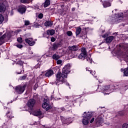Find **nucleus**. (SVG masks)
I'll use <instances>...</instances> for the list:
<instances>
[{
  "label": "nucleus",
  "instance_id": "f8f14e48",
  "mask_svg": "<svg viewBox=\"0 0 128 128\" xmlns=\"http://www.w3.org/2000/svg\"><path fill=\"white\" fill-rule=\"evenodd\" d=\"M30 114H33V116H39L40 118H44V114H42V113L40 110L32 112Z\"/></svg>",
  "mask_w": 128,
  "mask_h": 128
},
{
  "label": "nucleus",
  "instance_id": "6ab92c4d",
  "mask_svg": "<svg viewBox=\"0 0 128 128\" xmlns=\"http://www.w3.org/2000/svg\"><path fill=\"white\" fill-rule=\"evenodd\" d=\"M54 74V70H48L45 74V76L46 78H50V76H52Z\"/></svg>",
  "mask_w": 128,
  "mask_h": 128
},
{
  "label": "nucleus",
  "instance_id": "b1692460",
  "mask_svg": "<svg viewBox=\"0 0 128 128\" xmlns=\"http://www.w3.org/2000/svg\"><path fill=\"white\" fill-rule=\"evenodd\" d=\"M120 70L121 72H124V76H128V67L124 70L121 68Z\"/></svg>",
  "mask_w": 128,
  "mask_h": 128
},
{
  "label": "nucleus",
  "instance_id": "0eeeda50",
  "mask_svg": "<svg viewBox=\"0 0 128 128\" xmlns=\"http://www.w3.org/2000/svg\"><path fill=\"white\" fill-rule=\"evenodd\" d=\"M110 86H98V90H100V92H104V94H110Z\"/></svg>",
  "mask_w": 128,
  "mask_h": 128
},
{
  "label": "nucleus",
  "instance_id": "dca6fc26",
  "mask_svg": "<svg viewBox=\"0 0 128 128\" xmlns=\"http://www.w3.org/2000/svg\"><path fill=\"white\" fill-rule=\"evenodd\" d=\"M26 8L25 6L21 5L18 6V12L20 14H24V12H26Z\"/></svg>",
  "mask_w": 128,
  "mask_h": 128
},
{
  "label": "nucleus",
  "instance_id": "20e7f679",
  "mask_svg": "<svg viewBox=\"0 0 128 128\" xmlns=\"http://www.w3.org/2000/svg\"><path fill=\"white\" fill-rule=\"evenodd\" d=\"M124 18V14L123 13H118L116 14L114 17L110 16V22H120Z\"/></svg>",
  "mask_w": 128,
  "mask_h": 128
},
{
  "label": "nucleus",
  "instance_id": "79ce46f5",
  "mask_svg": "<svg viewBox=\"0 0 128 128\" xmlns=\"http://www.w3.org/2000/svg\"><path fill=\"white\" fill-rule=\"evenodd\" d=\"M30 24V21L28 20H26L24 22V25L25 26H28Z\"/></svg>",
  "mask_w": 128,
  "mask_h": 128
},
{
  "label": "nucleus",
  "instance_id": "69168bd1",
  "mask_svg": "<svg viewBox=\"0 0 128 128\" xmlns=\"http://www.w3.org/2000/svg\"><path fill=\"white\" fill-rule=\"evenodd\" d=\"M115 10H116V9H115Z\"/></svg>",
  "mask_w": 128,
  "mask_h": 128
},
{
  "label": "nucleus",
  "instance_id": "a18cd8bd",
  "mask_svg": "<svg viewBox=\"0 0 128 128\" xmlns=\"http://www.w3.org/2000/svg\"><path fill=\"white\" fill-rule=\"evenodd\" d=\"M43 16H44V15L42 14H40L38 16V18H43Z\"/></svg>",
  "mask_w": 128,
  "mask_h": 128
},
{
  "label": "nucleus",
  "instance_id": "72a5a7b5",
  "mask_svg": "<svg viewBox=\"0 0 128 128\" xmlns=\"http://www.w3.org/2000/svg\"><path fill=\"white\" fill-rule=\"evenodd\" d=\"M66 34L68 36H72V31H68L66 32Z\"/></svg>",
  "mask_w": 128,
  "mask_h": 128
},
{
  "label": "nucleus",
  "instance_id": "393cba45",
  "mask_svg": "<svg viewBox=\"0 0 128 128\" xmlns=\"http://www.w3.org/2000/svg\"><path fill=\"white\" fill-rule=\"evenodd\" d=\"M98 110L100 112V116H101V114H102V112H106V109L104 107H99Z\"/></svg>",
  "mask_w": 128,
  "mask_h": 128
},
{
  "label": "nucleus",
  "instance_id": "473e14b6",
  "mask_svg": "<svg viewBox=\"0 0 128 128\" xmlns=\"http://www.w3.org/2000/svg\"><path fill=\"white\" fill-rule=\"evenodd\" d=\"M4 20V18L2 14H0V24H2Z\"/></svg>",
  "mask_w": 128,
  "mask_h": 128
},
{
  "label": "nucleus",
  "instance_id": "864d4df0",
  "mask_svg": "<svg viewBox=\"0 0 128 128\" xmlns=\"http://www.w3.org/2000/svg\"><path fill=\"white\" fill-rule=\"evenodd\" d=\"M2 32H0V36H2Z\"/></svg>",
  "mask_w": 128,
  "mask_h": 128
},
{
  "label": "nucleus",
  "instance_id": "7ed1b4c3",
  "mask_svg": "<svg viewBox=\"0 0 128 128\" xmlns=\"http://www.w3.org/2000/svg\"><path fill=\"white\" fill-rule=\"evenodd\" d=\"M92 116H94V112H84L82 116V117L83 118V124H84V126H88V122H90V118H92Z\"/></svg>",
  "mask_w": 128,
  "mask_h": 128
},
{
  "label": "nucleus",
  "instance_id": "cd10ccee",
  "mask_svg": "<svg viewBox=\"0 0 128 128\" xmlns=\"http://www.w3.org/2000/svg\"><path fill=\"white\" fill-rule=\"evenodd\" d=\"M54 30H47V34L50 35V36H54Z\"/></svg>",
  "mask_w": 128,
  "mask_h": 128
},
{
  "label": "nucleus",
  "instance_id": "c756f323",
  "mask_svg": "<svg viewBox=\"0 0 128 128\" xmlns=\"http://www.w3.org/2000/svg\"><path fill=\"white\" fill-rule=\"evenodd\" d=\"M82 32V28L80 27H78L76 29V36H78V34H80Z\"/></svg>",
  "mask_w": 128,
  "mask_h": 128
},
{
  "label": "nucleus",
  "instance_id": "f03ea898",
  "mask_svg": "<svg viewBox=\"0 0 128 128\" xmlns=\"http://www.w3.org/2000/svg\"><path fill=\"white\" fill-rule=\"evenodd\" d=\"M120 54L118 56L120 58H122L128 66V44H122L119 45Z\"/></svg>",
  "mask_w": 128,
  "mask_h": 128
},
{
  "label": "nucleus",
  "instance_id": "e433bc0d",
  "mask_svg": "<svg viewBox=\"0 0 128 128\" xmlns=\"http://www.w3.org/2000/svg\"><path fill=\"white\" fill-rule=\"evenodd\" d=\"M122 128H128V124L127 123H125L123 124L122 126Z\"/></svg>",
  "mask_w": 128,
  "mask_h": 128
},
{
  "label": "nucleus",
  "instance_id": "37998d69",
  "mask_svg": "<svg viewBox=\"0 0 128 128\" xmlns=\"http://www.w3.org/2000/svg\"><path fill=\"white\" fill-rule=\"evenodd\" d=\"M20 78L22 80H26V76L24 75V76H21Z\"/></svg>",
  "mask_w": 128,
  "mask_h": 128
},
{
  "label": "nucleus",
  "instance_id": "c85d7f7f",
  "mask_svg": "<svg viewBox=\"0 0 128 128\" xmlns=\"http://www.w3.org/2000/svg\"><path fill=\"white\" fill-rule=\"evenodd\" d=\"M60 58V56L58 54H54L52 56V59L54 60H58Z\"/></svg>",
  "mask_w": 128,
  "mask_h": 128
},
{
  "label": "nucleus",
  "instance_id": "7c9ffc66",
  "mask_svg": "<svg viewBox=\"0 0 128 128\" xmlns=\"http://www.w3.org/2000/svg\"><path fill=\"white\" fill-rule=\"evenodd\" d=\"M44 26H52V23L50 21H46L44 23Z\"/></svg>",
  "mask_w": 128,
  "mask_h": 128
},
{
  "label": "nucleus",
  "instance_id": "09e8293b",
  "mask_svg": "<svg viewBox=\"0 0 128 128\" xmlns=\"http://www.w3.org/2000/svg\"><path fill=\"white\" fill-rule=\"evenodd\" d=\"M108 36V34H104V35L102 36V38H106V36Z\"/></svg>",
  "mask_w": 128,
  "mask_h": 128
},
{
  "label": "nucleus",
  "instance_id": "a878e982",
  "mask_svg": "<svg viewBox=\"0 0 128 128\" xmlns=\"http://www.w3.org/2000/svg\"><path fill=\"white\" fill-rule=\"evenodd\" d=\"M60 46V44H54L52 46V48L54 50H56Z\"/></svg>",
  "mask_w": 128,
  "mask_h": 128
},
{
  "label": "nucleus",
  "instance_id": "bb28decb",
  "mask_svg": "<svg viewBox=\"0 0 128 128\" xmlns=\"http://www.w3.org/2000/svg\"><path fill=\"white\" fill-rule=\"evenodd\" d=\"M50 4V0H45L44 6V8H48Z\"/></svg>",
  "mask_w": 128,
  "mask_h": 128
},
{
  "label": "nucleus",
  "instance_id": "13d9d810",
  "mask_svg": "<svg viewBox=\"0 0 128 128\" xmlns=\"http://www.w3.org/2000/svg\"><path fill=\"white\" fill-rule=\"evenodd\" d=\"M10 102V104H12V101H11Z\"/></svg>",
  "mask_w": 128,
  "mask_h": 128
},
{
  "label": "nucleus",
  "instance_id": "ea45409f",
  "mask_svg": "<svg viewBox=\"0 0 128 128\" xmlns=\"http://www.w3.org/2000/svg\"><path fill=\"white\" fill-rule=\"evenodd\" d=\"M18 42H22V38H18L17 39Z\"/></svg>",
  "mask_w": 128,
  "mask_h": 128
},
{
  "label": "nucleus",
  "instance_id": "603ef678",
  "mask_svg": "<svg viewBox=\"0 0 128 128\" xmlns=\"http://www.w3.org/2000/svg\"><path fill=\"white\" fill-rule=\"evenodd\" d=\"M116 34H118V33H117V32H115V33H114V34H113V35H114V36H116Z\"/></svg>",
  "mask_w": 128,
  "mask_h": 128
},
{
  "label": "nucleus",
  "instance_id": "49530a36",
  "mask_svg": "<svg viewBox=\"0 0 128 128\" xmlns=\"http://www.w3.org/2000/svg\"><path fill=\"white\" fill-rule=\"evenodd\" d=\"M51 42H56V38H54V37H52L51 38Z\"/></svg>",
  "mask_w": 128,
  "mask_h": 128
},
{
  "label": "nucleus",
  "instance_id": "a19ab883",
  "mask_svg": "<svg viewBox=\"0 0 128 128\" xmlns=\"http://www.w3.org/2000/svg\"><path fill=\"white\" fill-rule=\"evenodd\" d=\"M16 46L18 48H22V45L20 44H16Z\"/></svg>",
  "mask_w": 128,
  "mask_h": 128
},
{
  "label": "nucleus",
  "instance_id": "4be33fe9",
  "mask_svg": "<svg viewBox=\"0 0 128 128\" xmlns=\"http://www.w3.org/2000/svg\"><path fill=\"white\" fill-rule=\"evenodd\" d=\"M68 48L69 50H71V52H76L78 50V46H69Z\"/></svg>",
  "mask_w": 128,
  "mask_h": 128
},
{
  "label": "nucleus",
  "instance_id": "39448f33",
  "mask_svg": "<svg viewBox=\"0 0 128 128\" xmlns=\"http://www.w3.org/2000/svg\"><path fill=\"white\" fill-rule=\"evenodd\" d=\"M26 88V84H24V85H19L16 86L15 90L17 94H22L24 92Z\"/></svg>",
  "mask_w": 128,
  "mask_h": 128
},
{
  "label": "nucleus",
  "instance_id": "de8ad7c7",
  "mask_svg": "<svg viewBox=\"0 0 128 128\" xmlns=\"http://www.w3.org/2000/svg\"><path fill=\"white\" fill-rule=\"evenodd\" d=\"M94 122V118H92V119H91V120H90V124H92V122Z\"/></svg>",
  "mask_w": 128,
  "mask_h": 128
},
{
  "label": "nucleus",
  "instance_id": "2eb2a0df",
  "mask_svg": "<svg viewBox=\"0 0 128 128\" xmlns=\"http://www.w3.org/2000/svg\"><path fill=\"white\" fill-rule=\"evenodd\" d=\"M34 104H36V100L34 99H30L28 102L27 106L30 108H32Z\"/></svg>",
  "mask_w": 128,
  "mask_h": 128
},
{
  "label": "nucleus",
  "instance_id": "4468645a",
  "mask_svg": "<svg viewBox=\"0 0 128 128\" xmlns=\"http://www.w3.org/2000/svg\"><path fill=\"white\" fill-rule=\"evenodd\" d=\"M120 92L121 94H124L126 91L128 90V85L120 86H119Z\"/></svg>",
  "mask_w": 128,
  "mask_h": 128
},
{
  "label": "nucleus",
  "instance_id": "2f4dec72",
  "mask_svg": "<svg viewBox=\"0 0 128 128\" xmlns=\"http://www.w3.org/2000/svg\"><path fill=\"white\" fill-rule=\"evenodd\" d=\"M86 70H88V72H90V74H92V76H94V74H96V71H94V72L92 71L90 68H86Z\"/></svg>",
  "mask_w": 128,
  "mask_h": 128
},
{
  "label": "nucleus",
  "instance_id": "423d86ee",
  "mask_svg": "<svg viewBox=\"0 0 128 128\" xmlns=\"http://www.w3.org/2000/svg\"><path fill=\"white\" fill-rule=\"evenodd\" d=\"M6 116L7 118L6 120V122L4 124H6V126H10V122H12V118H14V116H12V113L9 110L6 114Z\"/></svg>",
  "mask_w": 128,
  "mask_h": 128
},
{
  "label": "nucleus",
  "instance_id": "58836bf2",
  "mask_svg": "<svg viewBox=\"0 0 128 128\" xmlns=\"http://www.w3.org/2000/svg\"><path fill=\"white\" fill-rule=\"evenodd\" d=\"M17 64H20V66H22L24 64V62H22V61H18L17 62Z\"/></svg>",
  "mask_w": 128,
  "mask_h": 128
},
{
  "label": "nucleus",
  "instance_id": "5701e85b",
  "mask_svg": "<svg viewBox=\"0 0 128 128\" xmlns=\"http://www.w3.org/2000/svg\"><path fill=\"white\" fill-rule=\"evenodd\" d=\"M104 8H108V6H110L112 4L110 2L108 1H104L102 3Z\"/></svg>",
  "mask_w": 128,
  "mask_h": 128
},
{
  "label": "nucleus",
  "instance_id": "412c9836",
  "mask_svg": "<svg viewBox=\"0 0 128 128\" xmlns=\"http://www.w3.org/2000/svg\"><path fill=\"white\" fill-rule=\"evenodd\" d=\"M6 38V34H4L0 38V46H2V44L4 42V38Z\"/></svg>",
  "mask_w": 128,
  "mask_h": 128
},
{
  "label": "nucleus",
  "instance_id": "f3484780",
  "mask_svg": "<svg viewBox=\"0 0 128 128\" xmlns=\"http://www.w3.org/2000/svg\"><path fill=\"white\" fill-rule=\"evenodd\" d=\"M26 42L30 46H34L36 44V42L34 41V39L32 38H27L25 40Z\"/></svg>",
  "mask_w": 128,
  "mask_h": 128
},
{
  "label": "nucleus",
  "instance_id": "3c124183",
  "mask_svg": "<svg viewBox=\"0 0 128 128\" xmlns=\"http://www.w3.org/2000/svg\"><path fill=\"white\" fill-rule=\"evenodd\" d=\"M72 12H74V10H76V8H72Z\"/></svg>",
  "mask_w": 128,
  "mask_h": 128
},
{
  "label": "nucleus",
  "instance_id": "aec40b11",
  "mask_svg": "<svg viewBox=\"0 0 128 128\" xmlns=\"http://www.w3.org/2000/svg\"><path fill=\"white\" fill-rule=\"evenodd\" d=\"M114 36H110L106 38V40L107 44H110L114 40Z\"/></svg>",
  "mask_w": 128,
  "mask_h": 128
},
{
  "label": "nucleus",
  "instance_id": "9d476101",
  "mask_svg": "<svg viewBox=\"0 0 128 128\" xmlns=\"http://www.w3.org/2000/svg\"><path fill=\"white\" fill-rule=\"evenodd\" d=\"M6 0H0V12H4L6 11Z\"/></svg>",
  "mask_w": 128,
  "mask_h": 128
},
{
  "label": "nucleus",
  "instance_id": "5fc2aeb1",
  "mask_svg": "<svg viewBox=\"0 0 128 128\" xmlns=\"http://www.w3.org/2000/svg\"><path fill=\"white\" fill-rule=\"evenodd\" d=\"M32 58V56H29V57H28L27 58Z\"/></svg>",
  "mask_w": 128,
  "mask_h": 128
},
{
  "label": "nucleus",
  "instance_id": "9b49d317",
  "mask_svg": "<svg viewBox=\"0 0 128 128\" xmlns=\"http://www.w3.org/2000/svg\"><path fill=\"white\" fill-rule=\"evenodd\" d=\"M81 52L82 53L78 56V58L80 60H84L86 58V48H82Z\"/></svg>",
  "mask_w": 128,
  "mask_h": 128
},
{
  "label": "nucleus",
  "instance_id": "1a4fd4ad",
  "mask_svg": "<svg viewBox=\"0 0 128 128\" xmlns=\"http://www.w3.org/2000/svg\"><path fill=\"white\" fill-rule=\"evenodd\" d=\"M104 114L99 115L95 120L96 124H97L98 126L102 124V123L104 122V119H102V118H104Z\"/></svg>",
  "mask_w": 128,
  "mask_h": 128
},
{
  "label": "nucleus",
  "instance_id": "4c0bfd02",
  "mask_svg": "<svg viewBox=\"0 0 128 128\" xmlns=\"http://www.w3.org/2000/svg\"><path fill=\"white\" fill-rule=\"evenodd\" d=\"M62 61L61 60H58L56 62L57 64H62Z\"/></svg>",
  "mask_w": 128,
  "mask_h": 128
},
{
  "label": "nucleus",
  "instance_id": "ddd939ff",
  "mask_svg": "<svg viewBox=\"0 0 128 128\" xmlns=\"http://www.w3.org/2000/svg\"><path fill=\"white\" fill-rule=\"evenodd\" d=\"M61 120L62 122V124H71L72 122V118H64V117H62L61 118Z\"/></svg>",
  "mask_w": 128,
  "mask_h": 128
},
{
  "label": "nucleus",
  "instance_id": "4d7b16f0",
  "mask_svg": "<svg viewBox=\"0 0 128 128\" xmlns=\"http://www.w3.org/2000/svg\"><path fill=\"white\" fill-rule=\"evenodd\" d=\"M92 94V92L88 93V94Z\"/></svg>",
  "mask_w": 128,
  "mask_h": 128
},
{
  "label": "nucleus",
  "instance_id": "c9c22d12",
  "mask_svg": "<svg viewBox=\"0 0 128 128\" xmlns=\"http://www.w3.org/2000/svg\"><path fill=\"white\" fill-rule=\"evenodd\" d=\"M30 0H20V2H22V4H26V2H28Z\"/></svg>",
  "mask_w": 128,
  "mask_h": 128
},
{
  "label": "nucleus",
  "instance_id": "052dcab7",
  "mask_svg": "<svg viewBox=\"0 0 128 128\" xmlns=\"http://www.w3.org/2000/svg\"><path fill=\"white\" fill-rule=\"evenodd\" d=\"M30 54H32V52Z\"/></svg>",
  "mask_w": 128,
  "mask_h": 128
},
{
  "label": "nucleus",
  "instance_id": "680f3d73",
  "mask_svg": "<svg viewBox=\"0 0 128 128\" xmlns=\"http://www.w3.org/2000/svg\"><path fill=\"white\" fill-rule=\"evenodd\" d=\"M34 124H36V123H34Z\"/></svg>",
  "mask_w": 128,
  "mask_h": 128
},
{
  "label": "nucleus",
  "instance_id": "bf43d9fd",
  "mask_svg": "<svg viewBox=\"0 0 128 128\" xmlns=\"http://www.w3.org/2000/svg\"><path fill=\"white\" fill-rule=\"evenodd\" d=\"M8 104H10V102H8Z\"/></svg>",
  "mask_w": 128,
  "mask_h": 128
},
{
  "label": "nucleus",
  "instance_id": "6e6552de",
  "mask_svg": "<svg viewBox=\"0 0 128 128\" xmlns=\"http://www.w3.org/2000/svg\"><path fill=\"white\" fill-rule=\"evenodd\" d=\"M42 108H44L46 110H48L52 108V106L50 104L48 99L44 98V103L42 104Z\"/></svg>",
  "mask_w": 128,
  "mask_h": 128
},
{
  "label": "nucleus",
  "instance_id": "f704fd0d",
  "mask_svg": "<svg viewBox=\"0 0 128 128\" xmlns=\"http://www.w3.org/2000/svg\"><path fill=\"white\" fill-rule=\"evenodd\" d=\"M100 32H102V34H104V27L102 26L100 30Z\"/></svg>",
  "mask_w": 128,
  "mask_h": 128
},
{
  "label": "nucleus",
  "instance_id": "e2e57ef3",
  "mask_svg": "<svg viewBox=\"0 0 128 128\" xmlns=\"http://www.w3.org/2000/svg\"><path fill=\"white\" fill-rule=\"evenodd\" d=\"M8 14H10V12H8Z\"/></svg>",
  "mask_w": 128,
  "mask_h": 128
},
{
  "label": "nucleus",
  "instance_id": "0e129e2a",
  "mask_svg": "<svg viewBox=\"0 0 128 128\" xmlns=\"http://www.w3.org/2000/svg\"><path fill=\"white\" fill-rule=\"evenodd\" d=\"M26 110L28 111V110L26 109Z\"/></svg>",
  "mask_w": 128,
  "mask_h": 128
},
{
  "label": "nucleus",
  "instance_id": "6e6d98bb",
  "mask_svg": "<svg viewBox=\"0 0 128 128\" xmlns=\"http://www.w3.org/2000/svg\"><path fill=\"white\" fill-rule=\"evenodd\" d=\"M66 86H68V83H66Z\"/></svg>",
  "mask_w": 128,
  "mask_h": 128
},
{
  "label": "nucleus",
  "instance_id": "c03bdc74",
  "mask_svg": "<svg viewBox=\"0 0 128 128\" xmlns=\"http://www.w3.org/2000/svg\"><path fill=\"white\" fill-rule=\"evenodd\" d=\"M86 60H87V62H89L92 63V58H86Z\"/></svg>",
  "mask_w": 128,
  "mask_h": 128
},
{
  "label": "nucleus",
  "instance_id": "8fccbe9b",
  "mask_svg": "<svg viewBox=\"0 0 128 128\" xmlns=\"http://www.w3.org/2000/svg\"><path fill=\"white\" fill-rule=\"evenodd\" d=\"M18 32H20V30H16V31H15V32H14V33L16 34H18Z\"/></svg>",
  "mask_w": 128,
  "mask_h": 128
},
{
  "label": "nucleus",
  "instance_id": "a211bd4d",
  "mask_svg": "<svg viewBox=\"0 0 128 128\" xmlns=\"http://www.w3.org/2000/svg\"><path fill=\"white\" fill-rule=\"evenodd\" d=\"M66 98L67 100H68L69 102H70V104H68V107L66 108H64V107H62L61 108V110H66V108H70V106H72V104H74V103H72V100H70V97H68V96H66ZM72 100V101H71Z\"/></svg>",
  "mask_w": 128,
  "mask_h": 128
},
{
  "label": "nucleus",
  "instance_id": "f257e3e1",
  "mask_svg": "<svg viewBox=\"0 0 128 128\" xmlns=\"http://www.w3.org/2000/svg\"><path fill=\"white\" fill-rule=\"evenodd\" d=\"M70 65L68 64L62 68V73L58 72L56 74V84L57 86L62 84L63 82H66V78L68 76V74H70Z\"/></svg>",
  "mask_w": 128,
  "mask_h": 128
},
{
  "label": "nucleus",
  "instance_id": "338daca9",
  "mask_svg": "<svg viewBox=\"0 0 128 128\" xmlns=\"http://www.w3.org/2000/svg\"><path fill=\"white\" fill-rule=\"evenodd\" d=\"M102 2V0H100Z\"/></svg>",
  "mask_w": 128,
  "mask_h": 128
}]
</instances>
